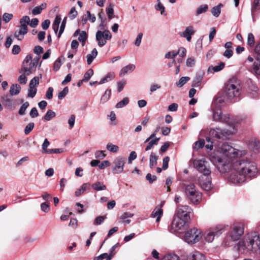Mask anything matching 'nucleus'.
I'll use <instances>...</instances> for the list:
<instances>
[{"instance_id": "32", "label": "nucleus", "mask_w": 260, "mask_h": 260, "mask_svg": "<svg viewBox=\"0 0 260 260\" xmlns=\"http://www.w3.org/2000/svg\"><path fill=\"white\" fill-rule=\"evenodd\" d=\"M28 31L20 28L18 30L15 32L14 36L18 40H22L24 36L27 33Z\"/></svg>"}, {"instance_id": "2", "label": "nucleus", "mask_w": 260, "mask_h": 260, "mask_svg": "<svg viewBox=\"0 0 260 260\" xmlns=\"http://www.w3.org/2000/svg\"><path fill=\"white\" fill-rule=\"evenodd\" d=\"M239 252L244 253L248 251L256 252L260 260V237L257 232H251L246 235L237 244Z\"/></svg>"}, {"instance_id": "55", "label": "nucleus", "mask_w": 260, "mask_h": 260, "mask_svg": "<svg viewBox=\"0 0 260 260\" xmlns=\"http://www.w3.org/2000/svg\"><path fill=\"white\" fill-rule=\"evenodd\" d=\"M186 49L184 47H180L176 51L177 55H179L180 57L184 58L186 54Z\"/></svg>"}, {"instance_id": "63", "label": "nucleus", "mask_w": 260, "mask_h": 260, "mask_svg": "<svg viewBox=\"0 0 260 260\" xmlns=\"http://www.w3.org/2000/svg\"><path fill=\"white\" fill-rule=\"evenodd\" d=\"M12 17L13 15L12 14L5 13L3 15V19L5 22L7 23L11 20Z\"/></svg>"}, {"instance_id": "40", "label": "nucleus", "mask_w": 260, "mask_h": 260, "mask_svg": "<svg viewBox=\"0 0 260 260\" xmlns=\"http://www.w3.org/2000/svg\"><path fill=\"white\" fill-rule=\"evenodd\" d=\"M129 103V99L126 97L123 99V100L117 103L115 106V107L117 109L121 108L126 106Z\"/></svg>"}, {"instance_id": "18", "label": "nucleus", "mask_w": 260, "mask_h": 260, "mask_svg": "<svg viewBox=\"0 0 260 260\" xmlns=\"http://www.w3.org/2000/svg\"><path fill=\"white\" fill-rule=\"evenodd\" d=\"M1 101L4 107L8 110H12L15 107V101L10 95H2L1 98Z\"/></svg>"}, {"instance_id": "17", "label": "nucleus", "mask_w": 260, "mask_h": 260, "mask_svg": "<svg viewBox=\"0 0 260 260\" xmlns=\"http://www.w3.org/2000/svg\"><path fill=\"white\" fill-rule=\"evenodd\" d=\"M246 144L248 148L255 154L260 153V141L256 138H251L247 140Z\"/></svg>"}, {"instance_id": "59", "label": "nucleus", "mask_w": 260, "mask_h": 260, "mask_svg": "<svg viewBox=\"0 0 260 260\" xmlns=\"http://www.w3.org/2000/svg\"><path fill=\"white\" fill-rule=\"evenodd\" d=\"M205 145V141L204 140H200L198 141H197L195 143V145L194 146V149L195 150H198L204 147Z\"/></svg>"}, {"instance_id": "25", "label": "nucleus", "mask_w": 260, "mask_h": 260, "mask_svg": "<svg viewBox=\"0 0 260 260\" xmlns=\"http://www.w3.org/2000/svg\"><path fill=\"white\" fill-rule=\"evenodd\" d=\"M30 22V18L27 16H23L20 20V28L28 31L27 25Z\"/></svg>"}, {"instance_id": "36", "label": "nucleus", "mask_w": 260, "mask_h": 260, "mask_svg": "<svg viewBox=\"0 0 260 260\" xmlns=\"http://www.w3.org/2000/svg\"><path fill=\"white\" fill-rule=\"evenodd\" d=\"M111 89H107L105 91L104 94L102 96L100 100L101 104H103L107 102L111 96Z\"/></svg>"}, {"instance_id": "38", "label": "nucleus", "mask_w": 260, "mask_h": 260, "mask_svg": "<svg viewBox=\"0 0 260 260\" xmlns=\"http://www.w3.org/2000/svg\"><path fill=\"white\" fill-rule=\"evenodd\" d=\"M159 140V138H155L153 140H150L149 141V143L145 148V151H147L149 150H150L154 145H157L158 144V142Z\"/></svg>"}, {"instance_id": "19", "label": "nucleus", "mask_w": 260, "mask_h": 260, "mask_svg": "<svg viewBox=\"0 0 260 260\" xmlns=\"http://www.w3.org/2000/svg\"><path fill=\"white\" fill-rule=\"evenodd\" d=\"M186 260H206V257L202 253L194 251L187 255Z\"/></svg>"}, {"instance_id": "1", "label": "nucleus", "mask_w": 260, "mask_h": 260, "mask_svg": "<svg viewBox=\"0 0 260 260\" xmlns=\"http://www.w3.org/2000/svg\"><path fill=\"white\" fill-rule=\"evenodd\" d=\"M220 149L222 156H217L214 152L210 155V159L220 173L231 171L228 178L230 182L241 185L257 176L258 170L254 161L247 158L232 161L230 160L245 155V151L237 150L226 143L222 144Z\"/></svg>"}, {"instance_id": "64", "label": "nucleus", "mask_w": 260, "mask_h": 260, "mask_svg": "<svg viewBox=\"0 0 260 260\" xmlns=\"http://www.w3.org/2000/svg\"><path fill=\"white\" fill-rule=\"evenodd\" d=\"M109 256L107 253H104L98 256L94 257L93 260H103L104 258L107 260Z\"/></svg>"}, {"instance_id": "9", "label": "nucleus", "mask_w": 260, "mask_h": 260, "mask_svg": "<svg viewBox=\"0 0 260 260\" xmlns=\"http://www.w3.org/2000/svg\"><path fill=\"white\" fill-rule=\"evenodd\" d=\"M222 225H217L206 230L202 237L203 239L208 243H212L215 237H219L223 232Z\"/></svg>"}, {"instance_id": "62", "label": "nucleus", "mask_w": 260, "mask_h": 260, "mask_svg": "<svg viewBox=\"0 0 260 260\" xmlns=\"http://www.w3.org/2000/svg\"><path fill=\"white\" fill-rule=\"evenodd\" d=\"M39 84V79L38 77H34L30 81L29 85L36 87Z\"/></svg>"}, {"instance_id": "45", "label": "nucleus", "mask_w": 260, "mask_h": 260, "mask_svg": "<svg viewBox=\"0 0 260 260\" xmlns=\"http://www.w3.org/2000/svg\"><path fill=\"white\" fill-rule=\"evenodd\" d=\"M189 80L190 78L189 77H182L179 79V81L176 83V85L177 86L181 87L183 86Z\"/></svg>"}, {"instance_id": "34", "label": "nucleus", "mask_w": 260, "mask_h": 260, "mask_svg": "<svg viewBox=\"0 0 260 260\" xmlns=\"http://www.w3.org/2000/svg\"><path fill=\"white\" fill-rule=\"evenodd\" d=\"M91 187L96 191L105 190L107 189L106 186L101 182H97L92 184Z\"/></svg>"}, {"instance_id": "35", "label": "nucleus", "mask_w": 260, "mask_h": 260, "mask_svg": "<svg viewBox=\"0 0 260 260\" xmlns=\"http://www.w3.org/2000/svg\"><path fill=\"white\" fill-rule=\"evenodd\" d=\"M90 186V184L89 183H84L82 185L81 187L80 188L77 189L75 192V196L76 197H79L80 196V195H81L83 193V192L87 189Z\"/></svg>"}, {"instance_id": "41", "label": "nucleus", "mask_w": 260, "mask_h": 260, "mask_svg": "<svg viewBox=\"0 0 260 260\" xmlns=\"http://www.w3.org/2000/svg\"><path fill=\"white\" fill-rule=\"evenodd\" d=\"M106 13L109 19L110 20L114 17L113 5L112 4H110L108 7L106 9Z\"/></svg>"}, {"instance_id": "53", "label": "nucleus", "mask_w": 260, "mask_h": 260, "mask_svg": "<svg viewBox=\"0 0 260 260\" xmlns=\"http://www.w3.org/2000/svg\"><path fill=\"white\" fill-rule=\"evenodd\" d=\"M106 218V216H100L97 217L94 220L93 224L95 225L101 224L103 222H104Z\"/></svg>"}, {"instance_id": "42", "label": "nucleus", "mask_w": 260, "mask_h": 260, "mask_svg": "<svg viewBox=\"0 0 260 260\" xmlns=\"http://www.w3.org/2000/svg\"><path fill=\"white\" fill-rule=\"evenodd\" d=\"M225 64L223 62H221L219 65L214 67H210L208 69V71L211 70H213L214 72H217L222 70L224 67Z\"/></svg>"}, {"instance_id": "26", "label": "nucleus", "mask_w": 260, "mask_h": 260, "mask_svg": "<svg viewBox=\"0 0 260 260\" xmlns=\"http://www.w3.org/2000/svg\"><path fill=\"white\" fill-rule=\"evenodd\" d=\"M162 209L161 208V207H159L157 210H154V211L152 212L151 215V217L153 218L156 217V221L158 222L160 221V218L162 215Z\"/></svg>"}, {"instance_id": "21", "label": "nucleus", "mask_w": 260, "mask_h": 260, "mask_svg": "<svg viewBox=\"0 0 260 260\" xmlns=\"http://www.w3.org/2000/svg\"><path fill=\"white\" fill-rule=\"evenodd\" d=\"M204 75V73L203 72L200 71L198 72L193 80L192 86L194 87H199L202 83Z\"/></svg>"}, {"instance_id": "54", "label": "nucleus", "mask_w": 260, "mask_h": 260, "mask_svg": "<svg viewBox=\"0 0 260 260\" xmlns=\"http://www.w3.org/2000/svg\"><path fill=\"white\" fill-rule=\"evenodd\" d=\"M69 92V88L68 87H66L60 91L58 94V99L61 100L64 98Z\"/></svg>"}, {"instance_id": "29", "label": "nucleus", "mask_w": 260, "mask_h": 260, "mask_svg": "<svg viewBox=\"0 0 260 260\" xmlns=\"http://www.w3.org/2000/svg\"><path fill=\"white\" fill-rule=\"evenodd\" d=\"M133 216L134 214L130 212H124L121 215L120 219L123 223L129 224L131 222V220L127 219V218L132 217Z\"/></svg>"}, {"instance_id": "11", "label": "nucleus", "mask_w": 260, "mask_h": 260, "mask_svg": "<svg viewBox=\"0 0 260 260\" xmlns=\"http://www.w3.org/2000/svg\"><path fill=\"white\" fill-rule=\"evenodd\" d=\"M194 168L202 174L201 176L211 175V170L209 162L205 159H195L193 160Z\"/></svg>"}, {"instance_id": "44", "label": "nucleus", "mask_w": 260, "mask_h": 260, "mask_svg": "<svg viewBox=\"0 0 260 260\" xmlns=\"http://www.w3.org/2000/svg\"><path fill=\"white\" fill-rule=\"evenodd\" d=\"M29 105V104L28 102H25L24 103H23L18 111L19 114L20 115H24L25 113V111L28 107Z\"/></svg>"}, {"instance_id": "51", "label": "nucleus", "mask_w": 260, "mask_h": 260, "mask_svg": "<svg viewBox=\"0 0 260 260\" xmlns=\"http://www.w3.org/2000/svg\"><path fill=\"white\" fill-rule=\"evenodd\" d=\"M196 63V59L194 57H188L186 59V65L188 67H192Z\"/></svg>"}, {"instance_id": "46", "label": "nucleus", "mask_w": 260, "mask_h": 260, "mask_svg": "<svg viewBox=\"0 0 260 260\" xmlns=\"http://www.w3.org/2000/svg\"><path fill=\"white\" fill-rule=\"evenodd\" d=\"M55 115V113L53 111L50 110L47 112V113L44 117V119L46 121H49L51 118L54 117Z\"/></svg>"}, {"instance_id": "56", "label": "nucleus", "mask_w": 260, "mask_h": 260, "mask_svg": "<svg viewBox=\"0 0 260 260\" xmlns=\"http://www.w3.org/2000/svg\"><path fill=\"white\" fill-rule=\"evenodd\" d=\"M224 103V100L222 97L216 96L214 98L213 105L217 107H219L220 104H222Z\"/></svg>"}, {"instance_id": "7", "label": "nucleus", "mask_w": 260, "mask_h": 260, "mask_svg": "<svg viewBox=\"0 0 260 260\" xmlns=\"http://www.w3.org/2000/svg\"><path fill=\"white\" fill-rule=\"evenodd\" d=\"M185 193L188 200L193 204H198L201 201L202 194L196 189L195 185L193 184L185 186Z\"/></svg>"}, {"instance_id": "5", "label": "nucleus", "mask_w": 260, "mask_h": 260, "mask_svg": "<svg viewBox=\"0 0 260 260\" xmlns=\"http://www.w3.org/2000/svg\"><path fill=\"white\" fill-rule=\"evenodd\" d=\"M230 126L231 128L229 129H222L219 127L211 128L209 133L210 138L214 139L218 141H223L228 139L229 136L234 135L237 131L235 126Z\"/></svg>"}, {"instance_id": "50", "label": "nucleus", "mask_w": 260, "mask_h": 260, "mask_svg": "<svg viewBox=\"0 0 260 260\" xmlns=\"http://www.w3.org/2000/svg\"><path fill=\"white\" fill-rule=\"evenodd\" d=\"M37 88L36 87L29 85V89L27 96L29 98H34L37 93Z\"/></svg>"}, {"instance_id": "57", "label": "nucleus", "mask_w": 260, "mask_h": 260, "mask_svg": "<svg viewBox=\"0 0 260 260\" xmlns=\"http://www.w3.org/2000/svg\"><path fill=\"white\" fill-rule=\"evenodd\" d=\"M34 127V123L30 122L26 125L24 129V133L25 135L29 134Z\"/></svg>"}, {"instance_id": "8", "label": "nucleus", "mask_w": 260, "mask_h": 260, "mask_svg": "<svg viewBox=\"0 0 260 260\" xmlns=\"http://www.w3.org/2000/svg\"><path fill=\"white\" fill-rule=\"evenodd\" d=\"M39 59V57H36L32 59L30 55H27L23 60L22 71L27 76L30 75L36 70Z\"/></svg>"}, {"instance_id": "37", "label": "nucleus", "mask_w": 260, "mask_h": 260, "mask_svg": "<svg viewBox=\"0 0 260 260\" xmlns=\"http://www.w3.org/2000/svg\"><path fill=\"white\" fill-rule=\"evenodd\" d=\"M208 10V6L207 4H204L200 6L196 10V15H199L202 13H206Z\"/></svg>"}, {"instance_id": "6", "label": "nucleus", "mask_w": 260, "mask_h": 260, "mask_svg": "<svg viewBox=\"0 0 260 260\" xmlns=\"http://www.w3.org/2000/svg\"><path fill=\"white\" fill-rule=\"evenodd\" d=\"M214 121L225 123L229 126H235L239 120L230 117L228 114H222L220 109L214 110L212 115Z\"/></svg>"}, {"instance_id": "48", "label": "nucleus", "mask_w": 260, "mask_h": 260, "mask_svg": "<svg viewBox=\"0 0 260 260\" xmlns=\"http://www.w3.org/2000/svg\"><path fill=\"white\" fill-rule=\"evenodd\" d=\"M87 39V34L86 32L85 31L82 30L80 32L79 37H78V40L82 43H84L86 41V40Z\"/></svg>"}, {"instance_id": "28", "label": "nucleus", "mask_w": 260, "mask_h": 260, "mask_svg": "<svg viewBox=\"0 0 260 260\" xmlns=\"http://www.w3.org/2000/svg\"><path fill=\"white\" fill-rule=\"evenodd\" d=\"M158 157V156L153 152L150 154L149 157V167L151 168H153L156 166Z\"/></svg>"}, {"instance_id": "24", "label": "nucleus", "mask_w": 260, "mask_h": 260, "mask_svg": "<svg viewBox=\"0 0 260 260\" xmlns=\"http://www.w3.org/2000/svg\"><path fill=\"white\" fill-rule=\"evenodd\" d=\"M260 10V0H254L251 4V13L253 21L254 22V13Z\"/></svg>"}, {"instance_id": "61", "label": "nucleus", "mask_w": 260, "mask_h": 260, "mask_svg": "<svg viewBox=\"0 0 260 260\" xmlns=\"http://www.w3.org/2000/svg\"><path fill=\"white\" fill-rule=\"evenodd\" d=\"M26 75H26V74H25L24 73V74H23L21 75L19 77V78H18V82H19L20 84H25L26 83L27 81V78H26Z\"/></svg>"}, {"instance_id": "22", "label": "nucleus", "mask_w": 260, "mask_h": 260, "mask_svg": "<svg viewBox=\"0 0 260 260\" xmlns=\"http://www.w3.org/2000/svg\"><path fill=\"white\" fill-rule=\"evenodd\" d=\"M250 72L256 76H260V59H258L256 56L255 60L254 61Z\"/></svg>"}, {"instance_id": "33", "label": "nucleus", "mask_w": 260, "mask_h": 260, "mask_svg": "<svg viewBox=\"0 0 260 260\" xmlns=\"http://www.w3.org/2000/svg\"><path fill=\"white\" fill-rule=\"evenodd\" d=\"M222 6L221 4H219L217 6L213 7L211 11L212 14L214 17H218L221 13V8Z\"/></svg>"}, {"instance_id": "10", "label": "nucleus", "mask_w": 260, "mask_h": 260, "mask_svg": "<svg viewBox=\"0 0 260 260\" xmlns=\"http://www.w3.org/2000/svg\"><path fill=\"white\" fill-rule=\"evenodd\" d=\"M202 238L201 231L196 228L186 231L184 235V240L188 244H194L199 242Z\"/></svg>"}, {"instance_id": "31", "label": "nucleus", "mask_w": 260, "mask_h": 260, "mask_svg": "<svg viewBox=\"0 0 260 260\" xmlns=\"http://www.w3.org/2000/svg\"><path fill=\"white\" fill-rule=\"evenodd\" d=\"M20 89L21 87L19 84H13L10 87V93L11 95H17L20 92Z\"/></svg>"}, {"instance_id": "23", "label": "nucleus", "mask_w": 260, "mask_h": 260, "mask_svg": "<svg viewBox=\"0 0 260 260\" xmlns=\"http://www.w3.org/2000/svg\"><path fill=\"white\" fill-rule=\"evenodd\" d=\"M136 68V66L134 64H129L121 68L119 72V76H123L128 73L133 72Z\"/></svg>"}, {"instance_id": "4", "label": "nucleus", "mask_w": 260, "mask_h": 260, "mask_svg": "<svg viewBox=\"0 0 260 260\" xmlns=\"http://www.w3.org/2000/svg\"><path fill=\"white\" fill-rule=\"evenodd\" d=\"M244 227L241 222L235 223L231 227L226 239L224 241L225 246L231 245V242H236L240 239L244 234Z\"/></svg>"}, {"instance_id": "60", "label": "nucleus", "mask_w": 260, "mask_h": 260, "mask_svg": "<svg viewBox=\"0 0 260 260\" xmlns=\"http://www.w3.org/2000/svg\"><path fill=\"white\" fill-rule=\"evenodd\" d=\"M66 22H67V17H64L61 22L60 26V29H59V31L58 32V38H59L61 36V34L63 33V32L64 31V29L65 26H66Z\"/></svg>"}, {"instance_id": "13", "label": "nucleus", "mask_w": 260, "mask_h": 260, "mask_svg": "<svg viewBox=\"0 0 260 260\" xmlns=\"http://www.w3.org/2000/svg\"><path fill=\"white\" fill-rule=\"evenodd\" d=\"M192 210L188 206H178L176 214V217L182 218L184 221H188L190 218V214L192 213Z\"/></svg>"}, {"instance_id": "58", "label": "nucleus", "mask_w": 260, "mask_h": 260, "mask_svg": "<svg viewBox=\"0 0 260 260\" xmlns=\"http://www.w3.org/2000/svg\"><path fill=\"white\" fill-rule=\"evenodd\" d=\"M119 245V243H116V244H115L114 245H113L111 248V249H110V252H109V254H108V255H109L108 258V259L107 260H111L112 259V258L113 257V256H114V255L115 254V250L116 249V248Z\"/></svg>"}, {"instance_id": "12", "label": "nucleus", "mask_w": 260, "mask_h": 260, "mask_svg": "<svg viewBox=\"0 0 260 260\" xmlns=\"http://www.w3.org/2000/svg\"><path fill=\"white\" fill-rule=\"evenodd\" d=\"M95 38L99 46L102 47L107 43V40L112 38V34L108 29L98 30L96 32Z\"/></svg>"}, {"instance_id": "47", "label": "nucleus", "mask_w": 260, "mask_h": 260, "mask_svg": "<svg viewBox=\"0 0 260 260\" xmlns=\"http://www.w3.org/2000/svg\"><path fill=\"white\" fill-rule=\"evenodd\" d=\"M93 75V71L91 69H89L84 74L83 79L85 81H88L91 78V76Z\"/></svg>"}, {"instance_id": "3", "label": "nucleus", "mask_w": 260, "mask_h": 260, "mask_svg": "<svg viewBox=\"0 0 260 260\" xmlns=\"http://www.w3.org/2000/svg\"><path fill=\"white\" fill-rule=\"evenodd\" d=\"M240 81L236 77L230 78L225 83L223 91L224 98L228 100H236L241 94Z\"/></svg>"}, {"instance_id": "14", "label": "nucleus", "mask_w": 260, "mask_h": 260, "mask_svg": "<svg viewBox=\"0 0 260 260\" xmlns=\"http://www.w3.org/2000/svg\"><path fill=\"white\" fill-rule=\"evenodd\" d=\"M187 221H184L182 218L174 216L171 225V230L173 232L181 233L184 230L185 224Z\"/></svg>"}, {"instance_id": "43", "label": "nucleus", "mask_w": 260, "mask_h": 260, "mask_svg": "<svg viewBox=\"0 0 260 260\" xmlns=\"http://www.w3.org/2000/svg\"><path fill=\"white\" fill-rule=\"evenodd\" d=\"M161 260H180V258L176 254L170 253L165 255Z\"/></svg>"}, {"instance_id": "16", "label": "nucleus", "mask_w": 260, "mask_h": 260, "mask_svg": "<svg viewBox=\"0 0 260 260\" xmlns=\"http://www.w3.org/2000/svg\"><path fill=\"white\" fill-rule=\"evenodd\" d=\"M125 163V158L123 157L116 158L113 161L112 168L113 172L115 174H119L123 171L124 166Z\"/></svg>"}, {"instance_id": "15", "label": "nucleus", "mask_w": 260, "mask_h": 260, "mask_svg": "<svg viewBox=\"0 0 260 260\" xmlns=\"http://www.w3.org/2000/svg\"><path fill=\"white\" fill-rule=\"evenodd\" d=\"M201 187L206 191L211 190L213 187L211 175L200 176L198 179Z\"/></svg>"}, {"instance_id": "39", "label": "nucleus", "mask_w": 260, "mask_h": 260, "mask_svg": "<svg viewBox=\"0 0 260 260\" xmlns=\"http://www.w3.org/2000/svg\"><path fill=\"white\" fill-rule=\"evenodd\" d=\"M107 149L110 152L115 153L119 150V147L112 143H108L106 146Z\"/></svg>"}, {"instance_id": "27", "label": "nucleus", "mask_w": 260, "mask_h": 260, "mask_svg": "<svg viewBox=\"0 0 260 260\" xmlns=\"http://www.w3.org/2000/svg\"><path fill=\"white\" fill-rule=\"evenodd\" d=\"M98 55V51L96 48L92 49L90 53L87 55V62L88 64H90L93 60Z\"/></svg>"}, {"instance_id": "49", "label": "nucleus", "mask_w": 260, "mask_h": 260, "mask_svg": "<svg viewBox=\"0 0 260 260\" xmlns=\"http://www.w3.org/2000/svg\"><path fill=\"white\" fill-rule=\"evenodd\" d=\"M114 77V75L113 74H108L107 76H106L105 77L102 78L100 81L99 82V84H104L107 82H108L109 80H111L112 79H113Z\"/></svg>"}, {"instance_id": "30", "label": "nucleus", "mask_w": 260, "mask_h": 260, "mask_svg": "<svg viewBox=\"0 0 260 260\" xmlns=\"http://www.w3.org/2000/svg\"><path fill=\"white\" fill-rule=\"evenodd\" d=\"M157 4L155 5L154 8L157 11H159L161 15H166L167 13L165 11V8L161 4L160 0L156 1Z\"/></svg>"}, {"instance_id": "52", "label": "nucleus", "mask_w": 260, "mask_h": 260, "mask_svg": "<svg viewBox=\"0 0 260 260\" xmlns=\"http://www.w3.org/2000/svg\"><path fill=\"white\" fill-rule=\"evenodd\" d=\"M255 43L254 36L251 33H249L247 38V44L250 47L253 46Z\"/></svg>"}, {"instance_id": "20", "label": "nucleus", "mask_w": 260, "mask_h": 260, "mask_svg": "<svg viewBox=\"0 0 260 260\" xmlns=\"http://www.w3.org/2000/svg\"><path fill=\"white\" fill-rule=\"evenodd\" d=\"M195 31L192 26H188L186 27L185 30L180 33V36L186 38L188 42H190L191 39V36L194 34Z\"/></svg>"}]
</instances>
